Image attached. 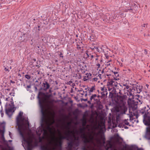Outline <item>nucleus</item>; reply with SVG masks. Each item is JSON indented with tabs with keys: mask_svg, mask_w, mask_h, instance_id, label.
<instances>
[{
	"mask_svg": "<svg viewBox=\"0 0 150 150\" xmlns=\"http://www.w3.org/2000/svg\"><path fill=\"white\" fill-rule=\"evenodd\" d=\"M67 8H68V7L67 6V7L66 6V5H65V8L67 9Z\"/></svg>",
	"mask_w": 150,
	"mask_h": 150,
	"instance_id": "61",
	"label": "nucleus"
},
{
	"mask_svg": "<svg viewBox=\"0 0 150 150\" xmlns=\"http://www.w3.org/2000/svg\"><path fill=\"white\" fill-rule=\"evenodd\" d=\"M103 144H104L105 143V138H103Z\"/></svg>",
	"mask_w": 150,
	"mask_h": 150,
	"instance_id": "40",
	"label": "nucleus"
},
{
	"mask_svg": "<svg viewBox=\"0 0 150 150\" xmlns=\"http://www.w3.org/2000/svg\"><path fill=\"white\" fill-rule=\"evenodd\" d=\"M87 93H86V94H85V96H87Z\"/></svg>",
	"mask_w": 150,
	"mask_h": 150,
	"instance_id": "59",
	"label": "nucleus"
},
{
	"mask_svg": "<svg viewBox=\"0 0 150 150\" xmlns=\"http://www.w3.org/2000/svg\"><path fill=\"white\" fill-rule=\"evenodd\" d=\"M140 113L142 114V115H143L144 114V115H143V116L145 114H149L148 112H147V113H146V112L145 111H143V110H142L141 111H140Z\"/></svg>",
	"mask_w": 150,
	"mask_h": 150,
	"instance_id": "20",
	"label": "nucleus"
},
{
	"mask_svg": "<svg viewBox=\"0 0 150 150\" xmlns=\"http://www.w3.org/2000/svg\"><path fill=\"white\" fill-rule=\"evenodd\" d=\"M14 107L11 106L6 108V113L9 117H11L14 112Z\"/></svg>",
	"mask_w": 150,
	"mask_h": 150,
	"instance_id": "8",
	"label": "nucleus"
},
{
	"mask_svg": "<svg viewBox=\"0 0 150 150\" xmlns=\"http://www.w3.org/2000/svg\"><path fill=\"white\" fill-rule=\"evenodd\" d=\"M40 27V26H38V27H35L33 29V30H35V31H36L37 32H38L40 30L39 29V28Z\"/></svg>",
	"mask_w": 150,
	"mask_h": 150,
	"instance_id": "18",
	"label": "nucleus"
},
{
	"mask_svg": "<svg viewBox=\"0 0 150 150\" xmlns=\"http://www.w3.org/2000/svg\"><path fill=\"white\" fill-rule=\"evenodd\" d=\"M142 87L137 85H135V86H133V89L134 91H136L137 92V93H139L140 92L142 91Z\"/></svg>",
	"mask_w": 150,
	"mask_h": 150,
	"instance_id": "11",
	"label": "nucleus"
},
{
	"mask_svg": "<svg viewBox=\"0 0 150 150\" xmlns=\"http://www.w3.org/2000/svg\"><path fill=\"white\" fill-rule=\"evenodd\" d=\"M70 131L68 130V133L66 134V136H61L60 137V140H61L63 139H66L67 140L69 141V138L70 136Z\"/></svg>",
	"mask_w": 150,
	"mask_h": 150,
	"instance_id": "10",
	"label": "nucleus"
},
{
	"mask_svg": "<svg viewBox=\"0 0 150 150\" xmlns=\"http://www.w3.org/2000/svg\"><path fill=\"white\" fill-rule=\"evenodd\" d=\"M142 149V148H138L137 149V150H141Z\"/></svg>",
	"mask_w": 150,
	"mask_h": 150,
	"instance_id": "54",
	"label": "nucleus"
},
{
	"mask_svg": "<svg viewBox=\"0 0 150 150\" xmlns=\"http://www.w3.org/2000/svg\"><path fill=\"white\" fill-rule=\"evenodd\" d=\"M124 85V86H125L126 88V89H128L129 88V86H128L126 85Z\"/></svg>",
	"mask_w": 150,
	"mask_h": 150,
	"instance_id": "32",
	"label": "nucleus"
},
{
	"mask_svg": "<svg viewBox=\"0 0 150 150\" xmlns=\"http://www.w3.org/2000/svg\"><path fill=\"white\" fill-rule=\"evenodd\" d=\"M73 142L72 141H71L70 142L68 143V147L69 149L71 150L72 147L73 146Z\"/></svg>",
	"mask_w": 150,
	"mask_h": 150,
	"instance_id": "14",
	"label": "nucleus"
},
{
	"mask_svg": "<svg viewBox=\"0 0 150 150\" xmlns=\"http://www.w3.org/2000/svg\"><path fill=\"white\" fill-rule=\"evenodd\" d=\"M23 112H20L16 118L17 125L18 126V130L19 134L24 133L25 129V126L23 122L20 123V120L23 115Z\"/></svg>",
	"mask_w": 150,
	"mask_h": 150,
	"instance_id": "3",
	"label": "nucleus"
},
{
	"mask_svg": "<svg viewBox=\"0 0 150 150\" xmlns=\"http://www.w3.org/2000/svg\"><path fill=\"white\" fill-rule=\"evenodd\" d=\"M69 84H70L71 83H72V82L71 81H70L69 82Z\"/></svg>",
	"mask_w": 150,
	"mask_h": 150,
	"instance_id": "51",
	"label": "nucleus"
},
{
	"mask_svg": "<svg viewBox=\"0 0 150 150\" xmlns=\"http://www.w3.org/2000/svg\"><path fill=\"white\" fill-rule=\"evenodd\" d=\"M93 79L94 81H96L98 80V78H95Z\"/></svg>",
	"mask_w": 150,
	"mask_h": 150,
	"instance_id": "36",
	"label": "nucleus"
},
{
	"mask_svg": "<svg viewBox=\"0 0 150 150\" xmlns=\"http://www.w3.org/2000/svg\"><path fill=\"white\" fill-rule=\"evenodd\" d=\"M121 109L123 111L122 112V113L125 114L127 110V108L125 105H123L121 108Z\"/></svg>",
	"mask_w": 150,
	"mask_h": 150,
	"instance_id": "12",
	"label": "nucleus"
},
{
	"mask_svg": "<svg viewBox=\"0 0 150 150\" xmlns=\"http://www.w3.org/2000/svg\"><path fill=\"white\" fill-rule=\"evenodd\" d=\"M104 72V70H102V72H101V73H103Z\"/></svg>",
	"mask_w": 150,
	"mask_h": 150,
	"instance_id": "58",
	"label": "nucleus"
},
{
	"mask_svg": "<svg viewBox=\"0 0 150 150\" xmlns=\"http://www.w3.org/2000/svg\"><path fill=\"white\" fill-rule=\"evenodd\" d=\"M37 83H38L37 84H36V86H39L41 84V82H37Z\"/></svg>",
	"mask_w": 150,
	"mask_h": 150,
	"instance_id": "31",
	"label": "nucleus"
},
{
	"mask_svg": "<svg viewBox=\"0 0 150 150\" xmlns=\"http://www.w3.org/2000/svg\"><path fill=\"white\" fill-rule=\"evenodd\" d=\"M137 101H138V105H140L142 103V102H142L140 100H139L137 99Z\"/></svg>",
	"mask_w": 150,
	"mask_h": 150,
	"instance_id": "25",
	"label": "nucleus"
},
{
	"mask_svg": "<svg viewBox=\"0 0 150 150\" xmlns=\"http://www.w3.org/2000/svg\"><path fill=\"white\" fill-rule=\"evenodd\" d=\"M95 90V86H92L91 88H90L88 89V91H90V92H93V91Z\"/></svg>",
	"mask_w": 150,
	"mask_h": 150,
	"instance_id": "16",
	"label": "nucleus"
},
{
	"mask_svg": "<svg viewBox=\"0 0 150 150\" xmlns=\"http://www.w3.org/2000/svg\"><path fill=\"white\" fill-rule=\"evenodd\" d=\"M41 150H48L47 148L45 147L44 146H42L41 147Z\"/></svg>",
	"mask_w": 150,
	"mask_h": 150,
	"instance_id": "23",
	"label": "nucleus"
},
{
	"mask_svg": "<svg viewBox=\"0 0 150 150\" xmlns=\"http://www.w3.org/2000/svg\"><path fill=\"white\" fill-rule=\"evenodd\" d=\"M40 96H43L47 98H49V96L48 95H46L45 93H44L41 91L39 92L37 96V98L39 99V105L40 107H42H42H44L43 105L44 100L41 98Z\"/></svg>",
	"mask_w": 150,
	"mask_h": 150,
	"instance_id": "6",
	"label": "nucleus"
},
{
	"mask_svg": "<svg viewBox=\"0 0 150 150\" xmlns=\"http://www.w3.org/2000/svg\"><path fill=\"white\" fill-rule=\"evenodd\" d=\"M42 86H43V90L44 91H46L50 88V85L47 81H45L42 83Z\"/></svg>",
	"mask_w": 150,
	"mask_h": 150,
	"instance_id": "9",
	"label": "nucleus"
},
{
	"mask_svg": "<svg viewBox=\"0 0 150 150\" xmlns=\"http://www.w3.org/2000/svg\"><path fill=\"white\" fill-rule=\"evenodd\" d=\"M35 83H36V82H38V80H36L35 82Z\"/></svg>",
	"mask_w": 150,
	"mask_h": 150,
	"instance_id": "60",
	"label": "nucleus"
},
{
	"mask_svg": "<svg viewBox=\"0 0 150 150\" xmlns=\"http://www.w3.org/2000/svg\"><path fill=\"white\" fill-rule=\"evenodd\" d=\"M96 50H97V51H98V52H99V51L100 50H99V49L98 48V47H96Z\"/></svg>",
	"mask_w": 150,
	"mask_h": 150,
	"instance_id": "42",
	"label": "nucleus"
},
{
	"mask_svg": "<svg viewBox=\"0 0 150 150\" xmlns=\"http://www.w3.org/2000/svg\"><path fill=\"white\" fill-rule=\"evenodd\" d=\"M4 70L5 71H9V70H8V68H5L4 69Z\"/></svg>",
	"mask_w": 150,
	"mask_h": 150,
	"instance_id": "34",
	"label": "nucleus"
},
{
	"mask_svg": "<svg viewBox=\"0 0 150 150\" xmlns=\"http://www.w3.org/2000/svg\"><path fill=\"white\" fill-rule=\"evenodd\" d=\"M11 132H9V135L10 136V137H11Z\"/></svg>",
	"mask_w": 150,
	"mask_h": 150,
	"instance_id": "48",
	"label": "nucleus"
},
{
	"mask_svg": "<svg viewBox=\"0 0 150 150\" xmlns=\"http://www.w3.org/2000/svg\"><path fill=\"white\" fill-rule=\"evenodd\" d=\"M83 91V90L81 89V90H78V92H81V91Z\"/></svg>",
	"mask_w": 150,
	"mask_h": 150,
	"instance_id": "47",
	"label": "nucleus"
},
{
	"mask_svg": "<svg viewBox=\"0 0 150 150\" xmlns=\"http://www.w3.org/2000/svg\"><path fill=\"white\" fill-rule=\"evenodd\" d=\"M124 128L125 129H127L128 128V127L127 126H125L124 127Z\"/></svg>",
	"mask_w": 150,
	"mask_h": 150,
	"instance_id": "46",
	"label": "nucleus"
},
{
	"mask_svg": "<svg viewBox=\"0 0 150 150\" xmlns=\"http://www.w3.org/2000/svg\"><path fill=\"white\" fill-rule=\"evenodd\" d=\"M41 109V126L43 128V130L44 131V134H45L47 133V131L46 129H48L50 132H51L52 129L50 126V125H48L47 127L45 129V128L44 124L43 123L45 121V113L44 111V107H40Z\"/></svg>",
	"mask_w": 150,
	"mask_h": 150,
	"instance_id": "4",
	"label": "nucleus"
},
{
	"mask_svg": "<svg viewBox=\"0 0 150 150\" xmlns=\"http://www.w3.org/2000/svg\"><path fill=\"white\" fill-rule=\"evenodd\" d=\"M81 138L83 139V142L85 144V145L83 146H82L81 149L82 150H87L86 148V146L87 143H90V140L87 138V137L85 136L84 133L83 134V135L81 136Z\"/></svg>",
	"mask_w": 150,
	"mask_h": 150,
	"instance_id": "7",
	"label": "nucleus"
},
{
	"mask_svg": "<svg viewBox=\"0 0 150 150\" xmlns=\"http://www.w3.org/2000/svg\"><path fill=\"white\" fill-rule=\"evenodd\" d=\"M0 112L1 114V117H2L4 115V113L3 112V111L2 109L1 110H0Z\"/></svg>",
	"mask_w": 150,
	"mask_h": 150,
	"instance_id": "26",
	"label": "nucleus"
},
{
	"mask_svg": "<svg viewBox=\"0 0 150 150\" xmlns=\"http://www.w3.org/2000/svg\"><path fill=\"white\" fill-rule=\"evenodd\" d=\"M112 72H113L115 76L117 77L118 76H119V75L118 74V72H115H115H113V71H112Z\"/></svg>",
	"mask_w": 150,
	"mask_h": 150,
	"instance_id": "21",
	"label": "nucleus"
},
{
	"mask_svg": "<svg viewBox=\"0 0 150 150\" xmlns=\"http://www.w3.org/2000/svg\"><path fill=\"white\" fill-rule=\"evenodd\" d=\"M35 90H37V88L36 87H35Z\"/></svg>",
	"mask_w": 150,
	"mask_h": 150,
	"instance_id": "57",
	"label": "nucleus"
},
{
	"mask_svg": "<svg viewBox=\"0 0 150 150\" xmlns=\"http://www.w3.org/2000/svg\"><path fill=\"white\" fill-rule=\"evenodd\" d=\"M114 83V80L112 79L110 81H108L107 82V85L110 86H112L113 84Z\"/></svg>",
	"mask_w": 150,
	"mask_h": 150,
	"instance_id": "15",
	"label": "nucleus"
},
{
	"mask_svg": "<svg viewBox=\"0 0 150 150\" xmlns=\"http://www.w3.org/2000/svg\"><path fill=\"white\" fill-rule=\"evenodd\" d=\"M144 53L146 54H147V50H144Z\"/></svg>",
	"mask_w": 150,
	"mask_h": 150,
	"instance_id": "38",
	"label": "nucleus"
},
{
	"mask_svg": "<svg viewBox=\"0 0 150 150\" xmlns=\"http://www.w3.org/2000/svg\"><path fill=\"white\" fill-rule=\"evenodd\" d=\"M96 47H94L93 48H92V50H94L95 48H96Z\"/></svg>",
	"mask_w": 150,
	"mask_h": 150,
	"instance_id": "55",
	"label": "nucleus"
},
{
	"mask_svg": "<svg viewBox=\"0 0 150 150\" xmlns=\"http://www.w3.org/2000/svg\"><path fill=\"white\" fill-rule=\"evenodd\" d=\"M91 58H93V55H91Z\"/></svg>",
	"mask_w": 150,
	"mask_h": 150,
	"instance_id": "52",
	"label": "nucleus"
},
{
	"mask_svg": "<svg viewBox=\"0 0 150 150\" xmlns=\"http://www.w3.org/2000/svg\"><path fill=\"white\" fill-rule=\"evenodd\" d=\"M101 90L102 91H103L104 90V88L103 87H101Z\"/></svg>",
	"mask_w": 150,
	"mask_h": 150,
	"instance_id": "41",
	"label": "nucleus"
},
{
	"mask_svg": "<svg viewBox=\"0 0 150 150\" xmlns=\"http://www.w3.org/2000/svg\"><path fill=\"white\" fill-rule=\"evenodd\" d=\"M83 100L85 101H87V99H82Z\"/></svg>",
	"mask_w": 150,
	"mask_h": 150,
	"instance_id": "43",
	"label": "nucleus"
},
{
	"mask_svg": "<svg viewBox=\"0 0 150 150\" xmlns=\"http://www.w3.org/2000/svg\"><path fill=\"white\" fill-rule=\"evenodd\" d=\"M133 88L132 89V88H129V89L128 90V91L129 92V93H130V92H131V91L133 90Z\"/></svg>",
	"mask_w": 150,
	"mask_h": 150,
	"instance_id": "30",
	"label": "nucleus"
},
{
	"mask_svg": "<svg viewBox=\"0 0 150 150\" xmlns=\"http://www.w3.org/2000/svg\"><path fill=\"white\" fill-rule=\"evenodd\" d=\"M91 101H92V100H90L88 101V103L89 104H91Z\"/></svg>",
	"mask_w": 150,
	"mask_h": 150,
	"instance_id": "39",
	"label": "nucleus"
},
{
	"mask_svg": "<svg viewBox=\"0 0 150 150\" xmlns=\"http://www.w3.org/2000/svg\"><path fill=\"white\" fill-rule=\"evenodd\" d=\"M97 66H98V67H99L100 66V65L99 64H97Z\"/></svg>",
	"mask_w": 150,
	"mask_h": 150,
	"instance_id": "44",
	"label": "nucleus"
},
{
	"mask_svg": "<svg viewBox=\"0 0 150 150\" xmlns=\"http://www.w3.org/2000/svg\"><path fill=\"white\" fill-rule=\"evenodd\" d=\"M128 103L130 111H131L132 114L129 116L130 120L132 121L133 120V116H135L136 119H137L139 116L138 112L137 111V105L139 103L138 101L132 100V98H129Z\"/></svg>",
	"mask_w": 150,
	"mask_h": 150,
	"instance_id": "1",
	"label": "nucleus"
},
{
	"mask_svg": "<svg viewBox=\"0 0 150 150\" xmlns=\"http://www.w3.org/2000/svg\"><path fill=\"white\" fill-rule=\"evenodd\" d=\"M91 92H90V91H89V94H88V95L90 96L91 94Z\"/></svg>",
	"mask_w": 150,
	"mask_h": 150,
	"instance_id": "49",
	"label": "nucleus"
},
{
	"mask_svg": "<svg viewBox=\"0 0 150 150\" xmlns=\"http://www.w3.org/2000/svg\"><path fill=\"white\" fill-rule=\"evenodd\" d=\"M128 119H125L122 122V125L124 126L125 125H129L130 126V125H129V123L128 122Z\"/></svg>",
	"mask_w": 150,
	"mask_h": 150,
	"instance_id": "13",
	"label": "nucleus"
},
{
	"mask_svg": "<svg viewBox=\"0 0 150 150\" xmlns=\"http://www.w3.org/2000/svg\"><path fill=\"white\" fill-rule=\"evenodd\" d=\"M97 96V95L96 94L92 95L90 98V100H92L93 99L94 100H95V98Z\"/></svg>",
	"mask_w": 150,
	"mask_h": 150,
	"instance_id": "17",
	"label": "nucleus"
},
{
	"mask_svg": "<svg viewBox=\"0 0 150 150\" xmlns=\"http://www.w3.org/2000/svg\"><path fill=\"white\" fill-rule=\"evenodd\" d=\"M1 139L4 143L5 144H7L8 143L5 140L3 134L2 135Z\"/></svg>",
	"mask_w": 150,
	"mask_h": 150,
	"instance_id": "19",
	"label": "nucleus"
},
{
	"mask_svg": "<svg viewBox=\"0 0 150 150\" xmlns=\"http://www.w3.org/2000/svg\"><path fill=\"white\" fill-rule=\"evenodd\" d=\"M31 86L30 85H29L27 86V88H31Z\"/></svg>",
	"mask_w": 150,
	"mask_h": 150,
	"instance_id": "37",
	"label": "nucleus"
},
{
	"mask_svg": "<svg viewBox=\"0 0 150 150\" xmlns=\"http://www.w3.org/2000/svg\"><path fill=\"white\" fill-rule=\"evenodd\" d=\"M117 82H115V81H114V83L113 84L112 86H117Z\"/></svg>",
	"mask_w": 150,
	"mask_h": 150,
	"instance_id": "28",
	"label": "nucleus"
},
{
	"mask_svg": "<svg viewBox=\"0 0 150 150\" xmlns=\"http://www.w3.org/2000/svg\"><path fill=\"white\" fill-rule=\"evenodd\" d=\"M59 56L60 57H62V58H63V54L62 53H60V54L59 55Z\"/></svg>",
	"mask_w": 150,
	"mask_h": 150,
	"instance_id": "33",
	"label": "nucleus"
},
{
	"mask_svg": "<svg viewBox=\"0 0 150 150\" xmlns=\"http://www.w3.org/2000/svg\"><path fill=\"white\" fill-rule=\"evenodd\" d=\"M87 89H89V88L88 87L86 88H85V90H86Z\"/></svg>",
	"mask_w": 150,
	"mask_h": 150,
	"instance_id": "53",
	"label": "nucleus"
},
{
	"mask_svg": "<svg viewBox=\"0 0 150 150\" xmlns=\"http://www.w3.org/2000/svg\"><path fill=\"white\" fill-rule=\"evenodd\" d=\"M20 134L22 138L23 141L27 144V150H32L31 147L33 146V140L30 138L26 139L24 135V133H21V134Z\"/></svg>",
	"mask_w": 150,
	"mask_h": 150,
	"instance_id": "5",
	"label": "nucleus"
},
{
	"mask_svg": "<svg viewBox=\"0 0 150 150\" xmlns=\"http://www.w3.org/2000/svg\"><path fill=\"white\" fill-rule=\"evenodd\" d=\"M107 64H107V66H109V65H110V63H108V64L107 63Z\"/></svg>",
	"mask_w": 150,
	"mask_h": 150,
	"instance_id": "56",
	"label": "nucleus"
},
{
	"mask_svg": "<svg viewBox=\"0 0 150 150\" xmlns=\"http://www.w3.org/2000/svg\"><path fill=\"white\" fill-rule=\"evenodd\" d=\"M88 74V75L87 76V77L88 78H89V77L90 76H91L92 75V74L90 73H89V74H87L86 75Z\"/></svg>",
	"mask_w": 150,
	"mask_h": 150,
	"instance_id": "29",
	"label": "nucleus"
},
{
	"mask_svg": "<svg viewBox=\"0 0 150 150\" xmlns=\"http://www.w3.org/2000/svg\"><path fill=\"white\" fill-rule=\"evenodd\" d=\"M83 80H84V81H86L87 80V79H86L85 78H84Z\"/></svg>",
	"mask_w": 150,
	"mask_h": 150,
	"instance_id": "50",
	"label": "nucleus"
},
{
	"mask_svg": "<svg viewBox=\"0 0 150 150\" xmlns=\"http://www.w3.org/2000/svg\"><path fill=\"white\" fill-rule=\"evenodd\" d=\"M110 98H112L113 96V94L111 92H110Z\"/></svg>",
	"mask_w": 150,
	"mask_h": 150,
	"instance_id": "27",
	"label": "nucleus"
},
{
	"mask_svg": "<svg viewBox=\"0 0 150 150\" xmlns=\"http://www.w3.org/2000/svg\"><path fill=\"white\" fill-rule=\"evenodd\" d=\"M77 48L78 49H80L81 48V47H79V45L78 44H77Z\"/></svg>",
	"mask_w": 150,
	"mask_h": 150,
	"instance_id": "35",
	"label": "nucleus"
},
{
	"mask_svg": "<svg viewBox=\"0 0 150 150\" xmlns=\"http://www.w3.org/2000/svg\"><path fill=\"white\" fill-rule=\"evenodd\" d=\"M25 77L26 78L28 79H29L30 78V76L28 74L25 75Z\"/></svg>",
	"mask_w": 150,
	"mask_h": 150,
	"instance_id": "24",
	"label": "nucleus"
},
{
	"mask_svg": "<svg viewBox=\"0 0 150 150\" xmlns=\"http://www.w3.org/2000/svg\"><path fill=\"white\" fill-rule=\"evenodd\" d=\"M129 95L131 96H132V93H131V92H130V93H129Z\"/></svg>",
	"mask_w": 150,
	"mask_h": 150,
	"instance_id": "45",
	"label": "nucleus"
},
{
	"mask_svg": "<svg viewBox=\"0 0 150 150\" xmlns=\"http://www.w3.org/2000/svg\"><path fill=\"white\" fill-rule=\"evenodd\" d=\"M62 141L61 140H60V141L59 142L58 146L60 148H61L62 147Z\"/></svg>",
	"mask_w": 150,
	"mask_h": 150,
	"instance_id": "22",
	"label": "nucleus"
},
{
	"mask_svg": "<svg viewBox=\"0 0 150 150\" xmlns=\"http://www.w3.org/2000/svg\"><path fill=\"white\" fill-rule=\"evenodd\" d=\"M111 88L110 89L109 88L108 89L109 91H110L111 90Z\"/></svg>",
	"mask_w": 150,
	"mask_h": 150,
	"instance_id": "64",
	"label": "nucleus"
},
{
	"mask_svg": "<svg viewBox=\"0 0 150 150\" xmlns=\"http://www.w3.org/2000/svg\"><path fill=\"white\" fill-rule=\"evenodd\" d=\"M33 60H34V61H36V59H33Z\"/></svg>",
	"mask_w": 150,
	"mask_h": 150,
	"instance_id": "62",
	"label": "nucleus"
},
{
	"mask_svg": "<svg viewBox=\"0 0 150 150\" xmlns=\"http://www.w3.org/2000/svg\"><path fill=\"white\" fill-rule=\"evenodd\" d=\"M143 121L145 125L149 126L146 128L145 137L148 139L150 140V114H145L144 116Z\"/></svg>",
	"mask_w": 150,
	"mask_h": 150,
	"instance_id": "2",
	"label": "nucleus"
},
{
	"mask_svg": "<svg viewBox=\"0 0 150 150\" xmlns=\"http://www.w3.org/2000/svg\"><path fill=\"white\" fill-rule=\"evenodd\" d=\"M100 96L99 95H98V96H97V97L98 98H99L100 97Z\"/></svg>",
	"mask_w": 150,
	"mask_h": 150,
	"instance_id": "63",
	"label": "nucleus"
}]
</instances>
